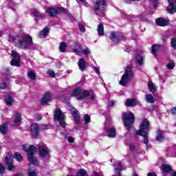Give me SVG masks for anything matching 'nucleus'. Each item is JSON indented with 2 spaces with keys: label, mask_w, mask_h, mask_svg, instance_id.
Returning <instances> with one entry per match:
<instances>
[{
  "label": "nucleus",
  "mask_w": 176,
  "mask_h": 176,
  "mask_svg": "<svg viewBox=\"0 0 176 176\" xmlns=\"http://www.w3.org/2000/svg\"><path fill=\"white\" fill-rule=\"evenodd\" d=\"M170 43H171L172 47H174L175 49H176V38H172Z\"/></svg>",
  "instance_id": "45"
},
{
  "label": "nucleus",
  "mask_w": 176,
  "mask_h": 176,
  "mask_svg": "<svg viewBox=\"0 0 176 176\" xmlns=\"http://www.w3.org/2000/svg\"><path fill=\"white\" fill-rule=\"evenodd\" d=\"M161 168L164 173H170V171L172 170L171 166L168 164L162 165Z\"/></svg>",
  "instance_id": "29"
},
{
  "label": "nucleus",
  "mask_w": 176,
  "mask_h": 176,
  "mask_svg": "<svg viewBox=\"0 0 176 176\" xmlns=\"http://www.w3.org/2000/svg\"><path fill=\"white\" fill-rule=\"evenodd\" d=\"M136 60L139 65H142V63H144V58L141 56V55H139L136 57Z\"/></svg>",
  "instance_id": "36"
},
{
  "label": "nucleus",
  "mask_w": 176,
  "mask_h": 176,
  "mask_svg": "<svg viewBox=\"0 0 176 176\" xmlns=\"http://www.w3.org/2000/svg\"><path fill=\"white\" fill-rule=\"evenodd\" d=\"M105 126H108V122H106V123H105Z\"/></svg>",
  "instance_id": "64"
},
{
  "label": "nucleus",
  "mask_w": 176,
  "mask_h": 176,
  "mask_svg": "<svg viewBox=\"0 0 176 176\" xmlns=\"http://www.w3.org/2000/svg\"><path fill=\"white\" fill-rule=\"evenodd\" d=\"M21 123V114L20 113H16L14 114L13 126H20Z\"/></svg>",
  "instance_id": "20"
},
{
  "label": "nucleus",
  "mask_w": 176,
  "mask_h": 176,
  "mask_svg": "<svg viewBox=\"0 0 176 176\" xmlns=\"http://www.w3.org/2000/svg\"><path fill=\"white\" fill-rule=\"evenodd\" d=\"M148 131H149V121L148 120H142L140 129L136 131L137 135H141L143 137V144H148L149 140H148Z\"/></svg>",
  "instance_id": "2"
},
{
  "label": "nucleus",
  "mask_w": 176,
  "mask_h": 176,
  "mask_svg": "<svg viewBox=\"0 0 176 176\" xmlns=\"http://www.w3.org/2000/svg\"><path fill=\"white\" fill-rule=\"evenodd\" d=\"M115 105V102L113 100H111L109 104V107H113Z\"/></svg>",
  "instance_id": "58"
},
{
  "label": "nucleus",
  "mask_w": 176,
  "mask_h": 176,
  "mask_svg": "<svg viewBox=\"0 0 176 176\" xmlns=\"http://www.w3.org/2000/svg\"><path fill=\"white\" fill-rule=\"evenodd\" d=\"M86 174H87V172L85 169H80L76 176H86Z\"/></svg>",
  "instance_id": "37"
},
{
  "label": "nucleus",
  "mask_w": 176,
  "mask_h": 176,
  "mask_svg": "<svg viewBox=\"0 0 176 176\" xmlns=\"http://www.w3.org/2000/svg\"><path fill=\"white\" fill-rule=\"evenodd\" d=\"M55 120H58L61 127H66L67 124H65V116L61 111V109L57 108L55 110L54 115Z\"/></svg>",
  "instance_id": "8"
},
{
  "label": "nucleus",
  "mask_w": 176,
  "mask_h": 176,
  "mask_svg": "<svg viewBox=\"0 0 176 176\" xmlns=\"http://www.w3.org/2000/svg\"><path fill=\"white\" fill-rule=\"evenodd\" d=\"M0 174L2 175L3 174H5V168L3 165L0 164Z\"/></svg>",
  "instance_id": "48"
},
{
  "label": "nucleus",
  "mask_w": 176,
  "mask_h": 176,
  "mask_svg": "<svg viewBox=\"0 0 176 176\" xmlns=\"http://www.w3.org/2000/svg\"><path fill=\"white\" fill-rule=\"evenodd\" d=\"M74 53H75V54H77V56H80V54L83 52V48H82V45H79V43H74Z\"/></svg>",
  "instance_id": "19"
},
{
  "label": "nucleus",
  "mask_w": 176,
  "mask_h": 176,
  "mask_svg": "<svg viewBox=\"0 0 176 176\" xmlns=\"http://www.w3.org/2000/svg\"><path fill=\"white\" fill-rule=\"evenodd\" d=\"M27 75L28 78H29V79H31L32 80H35L36 79V76L35 75L34 71L28 72Z\"/></svg>",
  "instance_id": "32"
},
{
  "label": "nucleus",
  "mask_w": 176,
  "mask_h": 176,
  "mask_svg": "<svg viewBox=\"0 0 176 176\" xmlns=\"http://www.w3.org/2000/svg\"><path fill=\"white\" fill-rule=\"evenodd\" d=\"M84 121L86 124H87V123H90V116L87 114L84 115Z\"/></svg>",
  "instance_id": "42"
},
{
  "label": "nucleus",
  "mask_w": 176,
  "mask_h": 176,
  "mask_svg": "<svg viewBox=\"0 0 176 176\" xmlns=\"http://www.w3.org/2000/svg\"><path fill=\"white\" fill-rule=\"evenodd\" d=\"M171 113H172V115L176 116V108L175 107L171 109Z\"/></svg>",
  "instance_id": "57"
},
{
  "label": "nucleus",
  "mask_w": 176,
  "mask_h": 176,
  "mask_svg": "<svg viewBox=\"0 0 176 176\" xmlns=\"http://www.w3.org/2000/svg\"><path fill=\"white\" fill-rule=\"evenodd\" d=\"M109 38L110 39H112L114 42H116V41H120V39L123 38V34H116L114 32H111Z\"/></svg>",
  "instance_id": "17"
},
{
  "label": "nucleus",
  "mask_w": 176,
  "mask_h": 176,
  "mask_svg": "<svg viewBox=\"0 0 176 176\" xmlns=\"http://www.w3.org/2000/svg\"><path fill=\"white\" fill-rule=\"evenodd\" d=\"M133 76L134 75L131 71V68L127 67L119 82L120 85L121 86H126V85H127V83L131 80V78H133Z\"/></svg>",
  "instance_id": "5"
},
{
  "label": "nucleus",
  "mask_w": 176,
  "mask_h": 176,
  "mask_svg": "<svg viewBox=\"0 0 176 176\" xmlns=\"http://www.w3.org/2000/svg\"><path fill=\"white\" fill-rule=\"evenodd\" d=\"M20 36H10L9 37V41L10 42H16L17 39L19 40Z\"/></svg>",
  "instance_id": "39"
},
{
  "label": "nucleus",
  "mask_w": 176,
  "mask_h": 176,
  "mask_svg": "<svg viewBox=\"0 0 176 176\" xmlns=\"http://www.w3.org/2000/svg\"><path fill=\"white\" fill-rule=\"evenodd\" d=\"M47 74L50 75V76H52V78H54V76H56V74H54V72L52 70L48 71Z\"/></svg>",
  "instance_id": "51"
},
{
  "label": "nucleus",
  "mask_w": 176,
  "mask_h": 176,
  "mask_svg": "<svg viewBox=\"0 0 176 176\" xmlns=\"http://www.w3.org/2000/svg\"><path fill=\"white\" fill-rule=\"evenodd\" d=\"M8 170H9V171H14V170H16V167L14 165L10 164L8 165Z\"/></svg>",
  "instance_id": "43"
},
{
  "label": "nucleus",
  "mask_w": 176,
  "mask_h": 176,
  "mask_svg": "<svg viewBox=\"0 0 176 176\" xmlns=\"http://www.w3.org/2000/svg\"><path fill=\"white\" fill-rule=\"evenodd\" d=\"M90 100H91L92 101L96 100V94H92L90 95Z\"/></svg>",
  "instance_id": "54"
},
{
  "label": "nucleus",
  "mask_w": 176,
  "mask_h": 176,
  "mask_svg": "<svg viewBox=\"0 0 176 176\" xmlns=\"http://www.w3.org/2000/svg\"><path fill=\"white\" fill-rule=\"evenodd\" d=\"M38 151L39 156L42 158L46 157V156H49V153L50 152L49 151V148L43 146H38Z\"/></svg>",
  "instance_id": "14"
},
{
  "label": "nucleus",
  "mask_w": 176,
  "mask_h": 176,
  "mask_svg": "<svg viewBox=\"0 0 176 176\" xmlns=\"http://www.w3.org/2000/svg\"><path fill=\"white\" fill-rule=\"evenodd\" d=\"M114 166H115L114 171L116 173V176H120V171H122V166L120 165V164H115Z\"/></svg>",
  "instance_id": "26"
},
{
  "label": "nucleus",
  "mask_w": 176,
  "mask_h": 176,
  "mask_svg": "<svg viewBox=\"0 0 176 176\" xmlns=\"http://www.w3.org/2000/svg\"><path fill=\"white\" fill-rule=\"evenodd\" d=\"M157 141H159L160 142H162L164 140V135L163 134V131H157V135L156 137Z\"/></svg>",
  "instance_id": "31"
},
{
  "label": "nucleus",
  "mask_w": 176,
  "mask_h": 176,
  "mask_svg": "<svg viewBox=\"0 0 176 176\" xmlns=\"http://www.w3.org/2000/svg\"><path fill=\"white\" fill-rule=\"evenodd\" d=\"M5 102L8 107H12L13 105V98L10 95L6 96Z\"/></svg>",
  "instance_id": "25"
},
{
  "label": "nucleus",
  "mask_w": 176,
  "mask_h": 176,
  "mask_svg": "<svg viewBox=\"0 0 176 176\" xmlns=\"http://www.w3.org/2000/svg\"><path fill=\"white\" fill-rule=\"evenodd\" d=\"M52 101V94L50 92H47L44 94V96L41 99V105H46L47 102H50Z\"/></svg>",
  "instance_id": "15"
},
{
  "label": "nucleus",
  "mask_w": 176,
  "mask_h": 176,
  "mask_svg": "<svg viewBox=\"0 0 176 176\" xmlns=\"http://www.w3.org/2000/svg\"><path fill=\"white\" fill-rule=\"evenodd\" d=\"M16 46L19 49H35V45L32 43V37L27 34L19 35Z\"/></svg>",
  "instance_id": "1"
},
{
  "label": "nucleus",
  "mask_w": 176,
  "mask_h": 176,
  "mask_svg": "<svg viewBox=\"0 0 176 176\" xmlns=\"http://www.w3.org/2000/svg\"><path fill=\"white\" fill-rule=\"evenodd\" d=\"M105 0H97L96 1L94 6V10L96 14L102 16V17L105 16V13L104 12L105 10Z\"/></svg>",
  "instance_id": "4"
},
{
  "label": "nucleus",
  "mask_w": 176,
  "mask_h": 176,
  "mask_svg": "<svg viewBox=\"0 0 176 176\" xmlns=\"http://www.w3.org/2000/svg\"><path fill=\"white\" fill-rule=\"evenodd\" d=\"M49 129V126L45 124L41 125L40 130L41 131H43V130H47Z\"/></svg>",
  "instance_id": "46"
},
{
  "label": "nucleus",
  "mask_w": 176,
  "mask_h": 176,
  "mask_svg": "<svg viewBox=\"0 0 176 176\" xmlns=\"http://www.w3.org/2000/svg\"><path fill=\"white\" fill-rule=\"evenodd\" d=\"M104 131L109 138H115L116 137V129L115 128L105 126Z\"/></svg>",
  "instance_id": "12"
},
{
  "label": "nucleus",
  "mask_w": 176,
  "mask_h": 176,
  "mask_svg": "<svg viewBox=\"0 0 176 176\" xmlns=\"http://www.w3.org/2000/svg\"><path fill=\"white\" fill-rule=\"evenodd\" d=\"M14 157L16 159V160H17V162H23V156L19 153H16Z\"/></svg>",
  "instance_id": "35"
},
{
  "label": "nucleus",
  "mask_w": 176,
  "mask_h": 176,
  "mask_svg": "<svg viewBox=\"0 0 176 176\" xmlns=\"http://www.w3.org/2000/svg\"><path fill=\"white\" fill-rule=\"evenodd\" d=\"M124 119V124L126 127L127 130L131 129V125L134 123L135 118H134V113L130 112L129 113H125L122 115Z\"/></svg>",
  "instance_id": "6"
},
{
  "label": "nucleus",
  "mask_w": 176,
  "mask_h": 176,
  "mask_svg": "<svg viewBox=\"0 0 176 176\" xmlns=\"http://www.w3.org/2000/svg\"><path fill=\"white\" fill-rule=\"evenodd\" d=\"M28 176H36V173L35 171H29Z\"/></svg>",
  "instance_id": "52"
},
{
  "label": "nucleus",
  "mask_w": 176,
  "mask_h": 176,
  "mask_svg": "<svg viewBox=\"0 0 176 176\" xmlns=\"http://www.w3.org/2000/svg\"><path fill=\"white\" fill-rule=\"evenodd\" d=\"M146 149H148L149 148V146L146 144Z\"/></svg>",
  "instance_id": "62"
},
{
  "label": "nucleus",
  "mask_w": 176,
  "mask_h": 176,
  "mask_svg": "<svg viewBox=\"0 0 176 176\" xmlns=\"http://www.w3.org/2000/svg\"><path fill=\"white\" fill-rule=\"evenodd\" d=\"M168 69H174V67H175V64L174 62H171L167 64L166 65Z\"/></svg>",
  "instance_id": "41"
},
{
  "label": "nucleus",
  "mask_w": 176,
  "mask_h": 176,
  "mask_svg": "<svg viewBox=\"0 0 176 176\" xmlns=\"http://www.w3.org/2000/svg\"><path fill=\"white\" fill-rule=\"evenodd\" d=\"M0 133L1 134H7L8 133V124L4 123L0 125Z\"/></svg>",
  "instance_id": "27"
},
{
  "label": "nucleus",
  "mask_w": 176,
  "mask_h": 176,
  "mask_svg": "<svg viewBox=\"0 0 176 176\" xmlns=\"http://www.w3.org/2000/svg\"><path fill=\"white\" fill-rule=\"evenodd\" d=\"M163 49V45L155 44L151 47V52L154 56H157V53Z\"/></svg>",
  "instance_id": "18"
},
{
  "label": "nucleus",
  "mask_w": 176,
  "mask_h": 176,
  "mask_svg": "<svg viewBox=\"0 0 176 176\" xmlns=\"http://www.w3.org/2000/svg\"><path fill=\"white\" fill-rule=\"evenodd\" d=\"M67 141L71 143L74 142V138L72 137L68 138Z\"/></svg>",
  "instance_id": "59"
},
{
  "label": "nucleus",
  "mask_w": 176,
  "mask_h": 176,
  "mask_svg": "<svg viewBox=\"0 0 176 176\" xmlns=\"http://www.w3.org/2000/svg\"><path fill=\"white\" fill-rule=\"evenodd\" d=\"M89 96H90L89 91L83 90L80 88H76L72 92V97H77V100L86 98V97H89Z\"/></svg>",
  "instance_id": "7"
},
{
  "label": "nucleus",
  "mask_w": 176,
  "mask_h": 176,
  "mask_svg": "<svg viewBox=\"0 0 176 176\" xmlns=\"http://www.w3.org/2000/svg\"><path fill=\"white\" fill-rule=\"evenodd\" d=\"M78 65L80 71H85V69H86V61L83 58L79 59Z\"/></svg>",
  "instance_id": "23"
},
{
  "label": "nucleus",
  "mask_w": 176,
  "mask_h": 176,
  "mask_svg": "<svg viewBox=\"0 0 176 176\" xmlns=\"http://www.w3.org/2000/svg\"><path fill=\"white\" fill-rule=\"evenodd\" d=\"M172 176H176V172L173 173V174L172 175Z\"/></svg>",
  "instance_id": "61"
},
{
  "label": "nucleus",
  "mask_w": 176,
  "mask_h": 176,
  "mask_svg": "<svg viewBox=\"0 0 176 176\" xmlns=\"http://www.w3.org/2000/svg\"><path fill=\"white\" fill-rule=\"evenodd\" d=\"M155 23L157 25H160V27H166L168 24V22L167 20L163 19V18H158L156 21Z\"/></svg>",
  "instance_id": "21"
},
{
  "label": "nucleus",
  "mask_w": 176,
  "mask_h": 176,
  "mask_svg": "<svg viewBox=\"0 0 176 176\" xmlns=\"http://www.w3.org/2000/svg\"><path fill=\"white\" fill-rule=\"evenodd\" d=\"M7 87H8V83L3 82V83L0 84V90L6 89Z\"/></svg>",
  "instance_id": "47"
},
{
  "label": "nucleus",
  "mask_w": 176,
  "mask_h": 176,
  "mask_svg": "<svg viewBox=\"0 0 176 176\" xmlns=\"http://www.w3.org/2000/svg\"><path fill=\"white\" fill-rule=\"evenodd\" d=\"M67 50V45L65 43H60V45L59 47V50L61 53H65V50Z\"/></svg>",
  "instance_id": "34"
},
{
  "label": "nucleus",
  "mask_w": 176,
  "mask_h": 176,
  "mask_svg": "<svg viewBox=\"0 0 176 176\" xmlns=\"http://www.w3.org/2000/svg\"><path fill=\"white\" fill-rule=\"evenodd\" d=\"M126 107H135L137 105V100L134 98H128L125 102Z\"/></svg>",
  "instance_id": "22"
},
{
  "label": "nucleus",
  "mask_w": 176,
  "mask_h": 176,
  "mask_svg": "<svg viewBox=\"0 0 176 176\" xmlns=\"http://www.w3.org/2000/svg\"><path fill=\"white\" fill-rule=\"evenodd\" d=\"M169 6L167 8V12L170 14L176 12V0H168Z\"/></svg>",
  "instance_id": "13"
},
{
  "label": "nucleus",
  "mask_w": 176,
  "mask_h": 176,
  "mask_svg": "<svg viewBox=\"0 0 176 176\" xmlns=\"http://www.w3.org/2000/svg\"><path fill=\"white\" fill-rule=\"evenodd\" d=\"M60 12H63V13H68V10L65 8H58L56 7H50L47 9V13H48L49 16L51 17H57Z\"/></svg>",
  "instance_id": "9"
},
{
  "label": "nucleus",
  "mask_w": 176,
  "mask_h": 176,
  "mask_svg": "<svg viewBox=\"0 0 176 176\" xmlns=\"http://www.w3.org/2000/svg\"><path fill=\"white\" fill-rule=\"evenodd\" d=\"M94 69H95V72H96V74L98 75H100V69H98V67H95Z\"/></svg>",
  "instance_id": "56"
},
{
  "label": "nucleus",
  "mask_w": 176,
  "mask_h": 176,
  "mask_svg": "<svg viewBox=\"0 0 176 176\" xmlns=\"http://www.w3.org/2000/svg\"><path fill=\"white\" fill-rule=\"evenodd\" d=\"M71 111L76 124H79V122H80V117L79 116V112L75 108H72Z\"/></svg>",
  "instance_id": "16"
},
{
  "label": "nucleus",
  "mask_w": 176,
  "mask_h": 176,
  "mask_svg": "<svg viewBox=\"0 0 176 176\" xmlns=\"http://www.w3.org/2000/svg\"><path fill=\"white\" fill-rule=\"evenodd\" d=\"M33 14L35 17H38L39 19H42L43 17V15L41 13H39V11L34 10L33 11Z\"/></svg>",
  "instance_id": "38"
},
{
  "label": "nucleus",
  "mask_w": 176,
  "mask_h": 176,
  "mask_svg": "<svg viewBox=\"0 0 176 176\" xmlns=\"http://www.w3.org/2000/svg\"><path fill=\"white\" fill-rule=\"evenodd\" d=\"M151 1H152V3L153 4L155 9H156V8L157 6V0H151Z\"/></svg>",
  "instance_id": "53"
},
{
  "label": "nucleus",
  "mask_w": 176,
  "mask_h": 176,
  "mask_svg": "<svg viewBox=\"0 0 176 176\" xmlns=\"http://www.w3.org/2000/svg\"><path fill=\"white\" fill-rule=\"evenodd\" d=\"M49 34V28H45L38 34V38H45Z\"/></svg>",
  "instance_id": "28"
},
{
  "label": "nucleus",
  "mask_w": 176,
  "mask_h": 176,
  "mask_svg": "<svg viewBox=\"0 0 176 176\" xmlns=\"http://www.w3.org/2000/svg\"><path fill=\"white\" fill-rule=\"evenodd\" d=\"M12 158L8 156L6 157V164H8V165L12 164Z\"/></svg>",
  "instance_id": "44"
},
{
  "label": "nucleus",
  "mask_w": 176,
  "mask_h": 176,
  "mask_svg": "<svg viewBox=\"0 0 176 176\" xmlns=\"http://www.w3.org/2000/svg\"><path fill=\"white\" fill-rule=\"evenodd\" d=\"M80 1V2H85V0H79Z\"/></svg>",
  "instance_id": "63"
},
{
  "label": "nucleus",
  "mask_w": 176,
  "mask_h": 176,
  "mask_svg": "<svg viewBox=\"0 0 176 176\" xmlns=\"http://www.w3.org/2000/svg\"><path fill=\"white\" fill-rule=\"evenodd\" d=\"M12 56L14 59L10 61L11 65L14 67H20V56L16 51H12Z\"/></svg>",
  "instance_id": "10"
},
{
  "label": "nucleus",
  "mask_w": 176,
  "mask_h": 176,
  "mask_svg": "<svg viewBox=\"0 0 176 176\" xmlns=\"http://www.w3.org/2000/svg\"><path fill=\"white\" fill-rule=\"evenodd\" d=\"M36 118L37 119V120H42V116H41L40 114H37L36 116Z\"/></svg>",
  "instance_id": "55"
},
{
  "label": "nucleus",
  "mask_w": 176,
  "mask_h": 176,
  "mask_svg": "<svg viewBox=\"0 0 176 176\" xmlns=\"http://www.w3.org/2000/svg\"><path fill=\"white\" fill-rule=\"evenodd\" d=\"M146 101L149 104H153L155 102V98L151 94L146 95Z\"/></svg>",
  "instance_id": "33"
},
{
  "label": "nucleus",
  "mask_w": 176,
  "mask_h": 176,
  "mask_svg": "<svg viewBox=\"0 0 176 176\" xmlns=\"http://www.w3.org/2000/svg\"><path fill=\"white\" fill-rule=\"evenodd\" d=\"M39 127L36 123L32 124L30 126V133L33 138H36L39 135Z\"/></svg>",
  "instance_id": "11"
},
{
  "label": "nucleus",
  "mask_w": 176,
  "mask_h": 176,
  "mask_svg": "<svg viewBox=\"0 0 176 176\" xmlns=\"http://www.w3.org/2000/svg\"><path fill=\"white\" fill-rule=\"evenodd\" d=\"M79 30L81 32H85V31H86V29L85 28V25L80 24L78 25Z\"/></svg>",
  "instance_id": "50"
},
{
  "label": "nucleus",
  "mask_w": 176,
  "mask_h": 176,
  "mask_svg": "<svg viewBox=\"0 0 176 176\" xmlns=\"http://www.w3.org/2000/svg\"><path fill=\"white\" fill-rule=\"evenodd\" d=\"M147 86L151 93H156L157 91L156 85L152 81L148 82Z\"/></svg>",
  "instance_id": "24"
},
{
  "label": "nucleus",
  "mask_w": 176,
  "mask_h": 176,
  "mask_svg": "<svg viewBox=\"0 0 176 176\" xmlns=\"http://www.w3.org/2000/svg\"><path fill=\"white\" fill-rule=\"evenodd\" d=\"M93 176H100V173L97 172H94Z\"/></svg>",
  "instance_id": "60"
},
{
  "label": "nucleus",
  "mask_w": 176,
  "mask_h": 176,
  "mask_svg": "<svg viewBox=\"0 0 176 176\" xmlns=\"http://www.w3.org/2000/svg\"><path fill=\"white\" fill-rule=\"evenodd\" d=\"M82 53L85 56H89V55L91 54V52H90V49H89V47H86L85 49H82Z\"/></svg>",
  "instance_id": "40"
},
{
  "label": "nucleus",
  "mask_w": 176,
  "mask_h": 176,
  "mask_svg": "<svg viewBox=\"0 0 176 176\" xmlns=\"http://www.w3.org/2000/svg\"><path fill=\"white\" fill-rule=\"evenodd\" d=\"M97 31L98 35H100V36H104V25H102V23H100L98 25Z\"/></svg>",
  "instance_id": "30"
},
{
  "label": "nucleus",
  "mask_w": 176,
  "mask_h": 176,
  "mask_svg": "<svg viewBox=\"0 0 176 176\" xmlns=\"http://www.w3.org/2000/svg\"><path fill=\"white\" fill-rule=\"evenodd\" d=\"M23 151L28 153V159L32 164H36L38 166V160L36 157L34 156L35 152H36V147L34 145H30L29 147L28 146H23Z\"/></svg>",
  "instance_id": "3"
},
{
  "label": "nucleus",
  "mask_w": 176,
  "mask_h": 176,
  "mask_svg": "<svg viewBox=\"0 0 176 176\" xmlns=\"http://www.w3.org/2000/svg\"><path fill=\"white\" fill-rule=\"evenodd\" d=\"M129 149L131 152H134V151H135L136 148H135V144H131L129 145Z\"/></svg>",
  "instance_id": "49"
}]
</instances>
